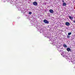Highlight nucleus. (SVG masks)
<instances>
[{"instance_id": "obj_1", "label": "nucleus", "mask_w": 75, "mask_h": 75, "mask_svg": "<svg viewBox=\"0 0 75 75\" xmlns=\"http://www.w3.org/2000/svg\"><path fill=\"white\" fill-rule=\"evenodd\" d=\"M33 4L34 5V6H37V5H38V3L36 1H34L33 3Z\"/></svg>"}, {"instance_id": "obj_2", "label": "nucleus", "mask_w": 75, "mask_h": 75, "mask_svg": "<svg viewBox=\"0 0 75 75\" xmlns=\"http://www.w3.org/2000/svg\"><path fill=\"white\" fill-rule=\"evenodd\" d=\"M66 25L67 26H69L70 25V24H69V22H66Z\"/></svg>"}, {"instance_id": "obj_3", "label": "nucleus", "mask_w": 75, "mask_h": 75, "mask_svg": "<svg viewBox=\"0 0 75 75\" xmlns=\"http://www.w3.org/2000/svg\"><path fill=\"white\" fill-rule=\"evenodd\" d=\"M49 11L51 13H54V11H53V10L52 9L50 10Z\"/></svg>"}, {"instance_id": "obj_4", "label": "nucleus", "mask_w": 75, "mask_h": 75, "mask_svg": "<svg viewBox=\"0 0 75 75\" xmlns=\"http://www.w3.org/2000/svg\"><path fill=\"white\" fill-rule=\"evenodd\" d=\"M71 50V49L70 48H68L67 49V51H70Z\"/></svg>"}, {"instance_id": "obj_5", "label": "nucleus", "mask_w": 75, "mask_h": 75, "mask_svg": "<svg viewBox=\"0 0 75 75\" xmlns=\"http://www.w3.org/2000/svg\"><path fill=\"white\" fill-rule=\"evenodd\" d=\"M69 19L70 20H73V18H74L73 17H71V16H69Z\"/></svg>"}, {"instance_id": "obj_6", "label": "nucleus", "mask_w": 75, "mask_h": 75, "mask_svg": "<svg viewBox=\"0 0 75 75\" xmlns=\"http://www.w3.org/2000/svg\"><path fill=\"white\" fill-rule=\"evenodd\" d=\"M43 21L45 23H47V21L46 20V19H45L44 21Z\"/></svg>"}, {"instance_id": "obj_7", "label": "nucleus", "mask_w": 75, "mask_h": 75, "mask_svg": "<svg viewBox=\"0 0 75 75\" xmlns=\"http://www.w3.org/2000/svg\"><path fill=\"white\" fill-rule=\"evenodd\" d=\"M63 47H64V48H67V46L66 45H63Z\"/></svg>"}, {"instance_id": "obj_8", "label": "nucleus", "mask_w": 75, "mask_h": 75, "mask_svg": "<svg viewBox=\"0 0 75 75\" xmlns=\"http://www.w3.org/2000/svg\"><path fill=\"white\" fill-rule=\"evenodd\" d=\"M67 5V4H66V3H63L62 4V6H66Z\"/></svg>"}, {"instance_id": "obj_9", "label": "nucleus", "mask_w": 75, "mask_h": 75, "mask_svg": "<svg viewBox=\"0 0 75 75\" xmlns=\"http://www.w3.org/2000/svg\"><path fill=\"white\" fill-rule=\"evenodd\" d=\"M72 34V33L71 32H70L68 33V35H70Z\"/></svg>"}, {"instance_id": "obj_10", "label": "nucleus", "mask_w": 75, "mask_h": 75, "mask_svg": "<svg viewBox=\"0 0 75 75\" xmlns=\"http://www.w3.org/2000/svg\"><path fill=\"white\" fill-rule=\"evenodd\" d=\"M44 37H46L47 36V34H45L44 35Z\"/></svg>"}, {"instance_id": "obj_11", "label": "nucleus", "mask_w": 75, "mask_h": 75, "mask_svg": "<svg viewBox=\"0 0 75 75\" xmlns=\"http://www.w3.org/2000/svg\"><path fill=\"white\" fill-rule=\"evenodd\" d=\"M67 38H69L70 37L68 35L67 36Z\"/></svg>"}, {"instance_id": "obj_12", "label": "nucleus", "mask_w": 75, "mask_h": 75, "mask_svg": "<svg viewBox=\"0 0 75 75\" xmlns=\"http://www.w3.org/2000/svg\"><path fill=\"white\" fill-rule=\"evenodd\" d=\"M32 13V12H30L29 13V14H31Z\"/></svg>"}, {"instance_id": "obj_13", "label": "nucleus", "mask_w": 75, "mask_h": 75, "mask_svg": "<svg viewBox=\"0 0 75 75\" xmlns=\"http://www.w3.org/2000/svg\"><path fill=\"white\" fill-rule=\"evenodd\" d=\"M49 23V22L48 21H47V24H48V23Z\"/></svg>"}, {"instance_id": "obj_14", "label": "nucleus", "mask_w": 75, "mask_h": 75, "mask_svg": "<svg viewBox=\"0 0 75 75\" xmlns=\"http://www.w3.org/2000/svg\"><path fill=\"white\" fill-rule=\"evenodd\" d=\"M62 2H63V3H64V0H62Z\"/></svg>"}, {"instance_id": "obj_15", "label": "nucleus", "mask_w": 75, "mask_h": 75, "mask_svg": "<svg viewBox=\"0 0 75 75\" xmlns=\"http://www.w3.org/2000/svg\"><path fill=\"white\" fill-rule=\"evenodd\" d=\"M73 22L74 23H75V21H73Z\"/></svg>"}]
</instances>
